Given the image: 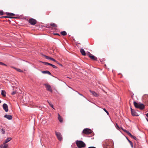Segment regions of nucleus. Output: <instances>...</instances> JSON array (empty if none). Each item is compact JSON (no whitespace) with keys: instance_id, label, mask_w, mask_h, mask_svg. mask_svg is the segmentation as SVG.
I'll return each instance as SVG.
<instances>
[{"instance_id":"obj_1","label":"nucleus","mask_w":148,"mask_h":148,"mask_svg":"<svg viewBox=\"0 0 148 148\" xmlns=\"http://www.w3.org/2000/svg\"><path fill=\"white\" fill-rule=\"evenodd\" d=\"M75 143L78 148H83L86 146V144L81 140H77L76 141Z\"/></svg>"},{"instance_id":"obj_2","label":"nucleus","mask_w":148,"mask_h":148,"mask_svg":"<svg viewBox=\"0 0 148 148\" xmlns=\"http://www.w3.org/2000/svg\"><path fill=\"white\" fill-rule=\"evenodd\" d=\"M133 103L135 107L141 110H143L145 108V105L143 104L138 103L135 101Z\"/></svg>"},{"instance_id":"obj_3","label":"nucleus","mask_w":148,"mask_h":148,"mask_svg":"<svg viewBox=\"0 0 148 148\" xmlns=\"http://www.w3.org/2000/svg\"><path fill=\"white\" fill-rule=\"evenodd\" d=\"M92 132V130L88 128L84 129L82 133L86 134H89Z\"/></svg>"},{"instance_id":"obj_4","label":"nucleus","mask_w":148,"mask_h":148,"mask_svg":"<svg viewBox=\"0 0 148 148\" xmlns=\"http://www.w3.org/2000/svg\"><path fill=\"white\" fill-rule=\"evenodd\" d=\"M28 22L31 25H34L36 24L37 21L35 19L31 18L29 20Z\"/></svg>"},{"instance_id":"obj_5","label":"nucleus","mask_w":148,"mask_h":148,"mask_svg":"<svg viewBox=\"0 0 148 148\" xmlns=\"http://www.w3.org/2000/svg\"><path fill=\"white\" fill-rule=\"evenodd\" d=\"M44 85L46 88V90L47 91H48L51 92H52V88L48 84H44Z\"/></svg>"},{"instance_id":"obj_6","label":"nucleus","mask_w":148,"mask_h":148,"mask_svg":"<svg viewBox=\"0 0 148 148\" xmlns=\"http://www.w3.org/2000/svg\"><path fill=\"white\" fill-rule=\"evenodd\" d=\"M59 140L61 141L62 139V137L60 133L55 132Z\"/></svg>"},{"instance_id":"obj_7","label":"nucleus","mask_w":148,"mask_h":148,"mask_svg":"<svg viewBox=\"0 0 148 148\" xmlns=\"http://www.w3.org/2000/svg\"><path fill=\"white\" fill-rule=\"evenodd\" d=\"M110 140H106L103 142V146L104 147H107L109 146Z\"/></svg>"},{"instance_id":"obj_8","label":"nucleus","mask_w":148,"mask_h":148,"mask_svg":"<svg viewBox=\"0 0 148 148\" xmlns=\"http://www.w3.org/2000/svg\"><path fill=\"white\" fill-rule=\"evenodd\" d=\"M88 56L91 59L93 60L96 61L97 60V58L90 53H89L88 54Z\"/></svg>"},{"instance_id":"obj_9","label":"nucleus","mask_w":148,"mask_h":148,"mask_svg":"<svg viewBox=\"0 0 148 148\" xmlns=\"http://www.w3.org/2000/svg\"><path fill=\"white\" fill-rule=\"evenodd\" d=\"M131 114L133 116H138L139 115L136 112L135 110L131 108Z\"/></svg>"},{"instance_id":"obj_10","label":"nucleus","mask_w":148,"mask_h":148,"mask_svg":"<svg viewBox=\"0 0 148 148\" xmlns=\"http://www.w3.org/2000/svg\"><path fill=\"white\" fill-rule=\"evenodd\" d=\"M3 109L6 112L8 111V105L5 103H4L3 105Z\"/></svg>"},{"instance_id":"obj_11","label":"nucleus","mask_w":148,"mask_h":148,"mask_svg":"<svg viewBox=\"0 0 148 148\" xmlns=\"http://www.w3.org/2000/svg\"><path fill=\"white\" fill-rule=\"evenodd\" d=\"M8 146V145L4 142L2 144L0 145V147L1 148H7Z\"/></svg>"},{"instance_id":"obj_12","label":"nucleus","mask_w":148,"mask_h":148,"mask_svg":"<svg viewBox=\"0 0 148 148\" xmlns=\"http://www.w3.org/2000/svg\"><path fill=\"white\" fill-rule=\"evenodd\" d=\"M4 117L9 120H10L12 118V116L11 115L8 114L5 115Z\"/></svg>"},{"instance_id":"obj_13","label":"nucleus","mask_w":148,"mask_h":148,"mask_svg":"<svg viewBox=\"0 0 148 148\" xmlns=\"http://www.w3.org/2000/svg\"><path fill=\"white\" fill-rule=\"evenodd\" d=\"M90 91L91 92L92 94L95 97H97L99 96V95H98L94 91H92L90 90Z\"/></svg>"},{"instance_id":"obj_14","label":"nucleus","mask_w":148,"mask_h":148,"mask_svg":"<svg viewBox=\"0 0 148 148\" xmlns=\"http://www.w3.org/2000/svg\"><path fill=\"white\" fill-rule=\"evenodd\" d=\"M80 52L82 55L84 56L86 55V53L85 52L83 49H80Z\"/></svg>"},{"instance_id":"obj_15","label":"nucleus","mask_w":148,"mask_h":148,"mask_svg":"<svg viewBox=\"0 0 148 148\" xmlns=\"http://www.w3.org/2000/svg\"><path fill=\"white\" fill-rule=\"evenodd\" d=\"M58 119L60 123L62 122H63L62 119V117L60 116V114L59 113L58 114Z\"/></svg>"},{"instance_id":"obj_16","label":"nucleus","mask_w":148,"mask_h":148,"mask_svg":"<svg viewBox=\"0 0 148 148\" xmlns=\"http://www.w3.org/2000/svg\"><path fill=\"white\" fill-rule=\"evenodd\" d=\"M42 73L44 74H47L49 75H51L50 72L47 71H42Z\"/></svg>"},{"instance_id":"obj_17","label":"nucleus","mask_w":148,"mask_h":148,"mask_svg":"<svg viewBox=\"0 0 148 148\" xmlns=\"http://www.w3.org/2000/svg\"><path fill=\"white\" fill-rule=\"evenodd\" d=\"M125 132H126L129 136H131V134L128 131L126 130H124L123 129H122Z\"/></svg>"},{"instance_id":"obj_18","label":"nucleus","mask_w":148,"mask_h":148,"mask_svg":"<svg viewBox=\"0 0 148 148\" xmlns=\"http://www.w3.org/2000/svg\"><path fill=\"white\" fill-rule=\"evenodd\" d=\"M1 95L3 96V97H5V94H6V92L4 90H2L1 91Z\"/></svg>"},{"instance_id":"obj_19","label":"nucleus","mask_w":148,"mask_h":148,"mask_svg":"<svg viewBox=\"0 0 148 148\" xmlns=\"http://www.w3.org/2000/svg\"><path fill=\"white\" fill-rule=\"evenodd\" d=\"M50 26H51L53 27H57V25L55 23H51L50 24Z\"/></svg>"},{"instance_id":"obj_20","label":"nucleus","mask_w":148,"mask_h":148,"mask_svg":"<svg viewBox=\"0 0 148 148\" xmlns=\"http://www.w3.org/2000/svg\"><path fill=\"white\" fill-rule=\"evenodd\" d=\"M12 139V138L10 137L8 138L5 140V142L6 143H7L9 141H10Z\"/></svg>"},{"instance_id":"obj_21","label":"nucleus","mask_w":148,"mask_h":148,"mask_svg":"<svg viewBox=\"0 0 148 148\" xmlns=\"http://www.w3.org/2000/svg\"><path fill=\"white\" fill-rule=\"evenodd\" d=\"M61 34L62 35H63V36H66L67 34V33H66V32L65 31H63L62 32H61Z\"/></svg>"},{"instance_id":"obj_22","label":"nucleus","mask_w":148,"mask_h":148,"mask_svg":"<svg viewBox=\"0 0 148 148\" xmlns=\"http://www.w3.org/2000/svg\"><path fill=\"white\" fill-rule=\"evenodd\" d=\"M131 136H130L132 138H133V139H135V140H137L138 139L135 136H133L131 134Z\"/></svg>"},{"instance_id":"obj_23","label":"nucleus","mask_w":148,"mask_h":148,"mask_svg":"<svg viewBox=\"0 0 148 148\" xmlns=\"http://www.w3.org/2000/svg\"><path fill=\"white\" fill-rule=\"evenodd\" d=\"M7 14L8 15H10V16H14L15 15V14H13V13H7Z\"/></svg>"},{"instance_id":"obj_24","label":"nucleus","mask_w":148,"mask_h":148,"mask_svg":"<svg viewBox=\"0 0 148 148\" xmlns=\"http://www.w3.org/2000/svg\"><path fill=\"white\" fill-rule=\"evenodd\" d=\"M14 68L16 70L18 71H19V72H23V71L22 70H21L20 69H18L16 68Z\"/></svg>"},{"instance_id":"obj_25","label":"nucleus","mask_w":148,"mask_h":148,"mask_svg":"<svg viewBox=\"0 0 148 148\" xmlns=\"http://www.w3.org/2000/svg\"><path fill=\"white\" fill-rule=\"evenodd\" d=\"M128 141L130 143V144L131 145L132 147H133V143H132V141H130V140H129L128 139Z\"/></svg>"},{"instance_id":"obj_26","label":"nucleus","mask_w":148,"mask_h":148,"mask_svg":"<svg viewBox=\"0 0 148 148\" xmlns=\"http://www.w3.org/2000/svg\"><path fill=\"white\" fill-rule=\"evenodd\" d=\"M50 60H51L52 61H54L55 62H57V61L55 60L53 58H51V57L50 58Z\"/></svg>"},{"instance_id":"obj_27","label":"nucleus","mask_w":148,"mask_h":148,"mask_svg":"<svg viewBox=\"0 0 148 148\" xmlns=\"http://www.w3.org/2000/svg\"><path fill=\"white\" fill-rule=\"evenodd\" d=\"M48 103H49V105L51 107H52V108H53L54 109V108H53V104H51V103H50L49 101H48Z\"/></svg>"},{"instance_id":"obj_28","label":"nucleus","mask_w":148,"mask_h":148,"mask_svg":"<svg viewBox=\"0 0 148 148\" xmlns=\"http://www.w3.org/2000/svg\"><path fill=\"white\" fill-rule=\"evenodd\" d=\"M44 56H45V58L47 59H50V58L51 57H49L48 56H45V55H44Z\"/></svg>"},{"instance_id":"obj_29","label":"nucleus","mask_w":148,"mask_h":148,"mask_svg":"<svg viewBox=\"0 0 148 148\" xmlns=\"http://www.w3.org/2000/svg\"><path fill=\"white\" fill-rule=\"evenodd\" d=\"M40 62H41L43 63L45 65H46V64H47L48 65V63L46 62H42V61H40Z\"/></svg>"},{"instance_id":"obj_30","label":"nucleus","mask_w":148,"mask_h":148,"mask_svg":"<svg viewBox=\"0 0 148 148\" xmlns=\"http://www.w3.org/2000/svg\"><path fill=\"white\" fill-rule=\"evenodd\" d=\"M1 132L3 134H4L5 133V131L3 129H2Z\"/></svg>"},{"instance_id":"obj_31","label":"nucleus","mask_w":148,"mask_h":148,"mask_svg":"<svg viewBox=\"0 0 148 148\" xmlns=\"http://www.w3.org/2000/svg\"><path fill=\"white\" fill-rule=\"evenodd\" d=\"M7 17L8 18H16L15 17H10V16H8V17L3 16V17L2 18H4V17Z\"/></svg>"},{"instance_id":"obj_32","label":"nucleus","mask_w":148,"mask_h":148,"mask_svg":"<svg viewBox=\"0 0 148 148\" xmlns=\"http://www.w3.org/2000/svg\"><path fill=\"white\" fill-rule=\"evenodd\" d=\"M103 110L104 111H105V112H106V113H107V114L108 115L109 114V112H108L105 108H103Z\"/></svg>"},{"instance_id":"obj_33","label":"nucleus","mask_w":148,"mask_h":148,"mask_svg":"<svg viewBox=\"0 0 148 148\" xmlns=\"http://www.w3.org/2000/svg\"><path fill=\"white\" fill-rule=\"evenodd\" d=\"M3 11H0V15H3Z\"/></svg>"},{"instance_id":"obj_34","label":"nucleus","mask_w":148,"mask_h":148,"mask_svg":"<svg viewBox=\"0 0 148 148\" xmlns=\"http://www.w3.org/2000/svg\"><path fill=\"white\" fill-rule=\"evenodd\" d=\"M16 93V91H14L13 92H12V95H14L15 93Z\"/></svg>"},{"instance_id":"obj_35","label":"nucleus","mask_w":148,"mask_h":148,"mask_svg":"<svg viewBox=\"0 0 148 148\" xmlns=\"http://www.w3.org/2000/svg\"><path fill=\"white\" fill-rule=\"evenodd\" d=\"M52 67L53 68H54V69H57V67L56 66H55L54 65H53Z\"/></svg>"},{"instance_id":"obj_36","label":"nucleus","mask_w":148,"mask_h":148,"mask_svg":"<svg viewBox=\"0 0 148 148\" xmlns=\"http://www.w3.org/2000/svg\"><path fill=\"white\" fill-rule=\"evenodd\" d=\"M116 128L118 129H120L118 125L116 124Z\"/></svg>"},{"instance_id":"obj_37","label":"nucleus","mask_w":148,"mask_h":148,"mask_svg":"<svg viewBox=\"0 0 148 148\" xmlns=\"http://www.w3.org/2000/svg\"><path fill=\"white\" fill-rule=\"evenodd\" d=\"M0 65H5V64L2 62H0Z\"/></svg>"},{"instance_id":"obj_38","label":"nucleus","mask_w":148,"mask_h":148,"mask_svg":"<svg viewBox=\"0 0 148 148\" xmlns=\"http://www.w3.org/2000/svg\"><path fill=\"white\" fill-rule=\"evenodd\" d=\"M60 66H62V65L61 64H60V63H58V62H56Z\"/></svg>"},{"instance_id":"obj_39","label":"nucleus","mask_w":148,"mask_h":148,"mask_svg":"<svg viewBox=\"0 0 148 148\" xmlns=\"http://www.w3.org/2000/svg\"><path fill=\"white\" fill-rule=\"evenodd\" d=\"M88 148H96L95 147H88Z\"/></svg>"},{"instance_id":"obj_40","label":"nucleus","mask_w":148,"mask_h":148,"mask_svg":"<svg viewBox=\"0 0 148 148\" xmlns=\"http://www.w3.org/2000/svg\"><path fill=\"white\" fill-rule=\"evenodd\" d=\"M48 65H50V66H52L53 64L48 63Z\"/></svg>"},{"instance_id":"obj_41","label":"nucleus","mask_w":148,"mask_h":148,"mask_svg":"<svg viewBox=\"0 0 148 148\" xmlns=\"http://www.w3.org/2000/svg\"><path fill=\"white\" fill-rule=\"evenodd\" d=\"M79 94L80 95H81V96H83V97H84V96L83 95L81 94H80L79 93Z\"/></svg>"},{"instance_id":"obj_42","label":"nucleus","mask_w":148,"mask_h":148,"mask_svg":"<svg viewBox=\"0 0 148 148\" xmlns=\"http://www.w3.org/2000/svg\"><path fill=\"white\" fill-rule=\"evenodd\" d=\"M146 116L147 117H148V113L146 114Z\"/></svg>"},{"instance_id":"obj_43","label":"nucleus","mask_w":148,"mask_h":148,"mask_svg":"<svg viewBox=\"0 0 148 148\" xmlns=\"http://www.w3.org/2000/svg\"><path fill=\"white\" fill-rule=\"evenodd\" d=\"M54 34L60 36V35L58 34Z\"/></svg>"},{"instance_id":"obj_44","label":"nucleus","mask_w":148,"mask_h":148,"mask_svg":"<svg viewBox=\"0 0 148 148\" xmlns=\"http://www.w3.org/2000/svg\"><path fill=\"white\" fill-rule=\"evenodd\" d=\"M146 119L147 121L148 122V119L147 118H146Z\"/></svg>"},{"instance_id":"obj_45","label":"nucleus","mask_w":148,"mask_h":148,"mask_svg":"<svg viewBox=\"0 0 148 148\" xmlns=\"http://www.w3.org/2000/svg\"><path fill=\"white\" fill-rule=\"evenodd\" d=\"M1 102V101L0 100V103Z\"/></svg>"},{"instance_id":"obj_46","label":"nucleus","mask_w":148,"mask_h":148,"mask_svg":"<svg viewBox=\"0 0 148 148\" xmlns=\"http://www.w3.org/2000/svg\"><path fill=\"white\" fill-rule=\"evenodd\" d=\"M49 27L50 28V27Z\"/></svg>"}]
</instances>
